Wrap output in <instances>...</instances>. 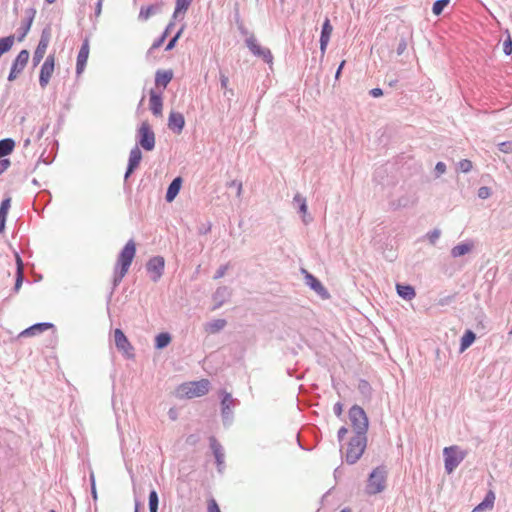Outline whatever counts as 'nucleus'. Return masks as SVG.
<instances>
[{
    "instance_id": "f257e3e1",
    "label": "nucleus",
    "mask_w": 512,
    "mask_h": 512,
    "mask_svg": "<svg viewBox=\"0 0 512 512\" xmlns=\"http://www.w3.org/2000/svg\"><path fill=\"white\" fill-rule=\"evenodd\" d=\"M349 419L353 436L349 437L347 448H366L368 418L364 409L358 405H353L349 409Z\"/></svg>"
},
{
    "instance_id": "f03ea898",
    "label": "nucleus",
    "mask_w": 512,
    "mask_h": 512,
    "mask_svg": "<svg viewBox=\"0 0 512 512\" xmlns=\"http://www.w3.org/2000/svg\"><path fill=\"white\" fill-rule=\"evenodd\" d=\"M135 252L136 245L135 242L131 239L125 244V246L123 247L118 256L117 263L114 268V275L112 281L113 287L109 295V300L111 299L114 289L121 283L122 279L127 274L133 261V258L135 256Z\"/></svg>"
},
{
    "instance_id": "7ed1b4c3",
    "label": "nucleus",
    "mask_w": 512,
    "mask_h": 512,
    "mask_svg": "<svg viewBox=\"0 0 512 512\" xmlns=\"http://www.w3.org/2000/svg\"><path fill=\"white\" fill-rule=\"evenodd\" d=\"M155 133L147 120L143 121L136 129V145L145 151L155 148Z\"/></svg>"
},
{
    "instance_id": "20e7f679",
    "label": "nucleus",
    "mask_w": 512,
    "mask_h": 512,
    "mask_svg": "<svg viewBox=\"0 0 512 512\" xmlns=\"http://www.w3.org/2000/svg\"><path fill=\"white\" fill-rule=\"evenodd\" d=\"M210 389V381L208 379H201L199 381H192L184 383L179 387V392L182 396L187 398L201 397L206 395Z\"/></svg>"
},
{
    "instance_id": "39448f33",
    "label": "nucleus",
    "mask_w": 512,
    "mask_h": 512,
    "mask_svg": "<svg viewBox=\"0 0 512 512\" xmlns=\"http://www.w3.org/2000/svg\"><path fill=\"white\" fill-rule=\"evenodd\" d=\"M387 471L384 467H377L368 478L366 492L375 495L382 492L386 487Z\"/></svg>"
},
{
    "instance_id": "423d86ee",
    "label": "nucleus",
    "mask_w": 512,
    "mask_h": 512,
    "mask_svg": "<svg viewBox=\"0 0 512 512\" xmlns=\"http://www.w3.org/2000/svg\"><path fill=\"white\" fill-rule=\"evenodd\" d=\"M238 400L233 398L231 393L222 390L221 391V417L223 424L229 426L232 424L234 419L233 408L238 404Z\"/></svg>"
},
{
    "instance_id": "0eeeda50",
    "label": "nucleus",
    "mask_w": 512,
    "mask_h": 512,
    "mask_svg": "<svg viewBox=\"0 0 512 512\" xmlns=\"http://www.w3.org/2000/svg\"><path fill=\"white\" fill-rule=\"evenodd\" d=\"M51 39V27L47 25L41 31L40 40L38 45L33 53L32 63L33 66L36 67L43 60L44 55L46 53L47 47L49 45Z\"/></svg>"
},
{
    "instance_id": "6e6552de",
    "label": "nucleus",
    "mask_w": 512,
    "mask_h": 512,
    "mask_svg": "<svg viewBox=\"0 0 512 512\" xmlns=\"http://www.w3.org/2000/svg\"><path fill=\"white\" fill-rule=\"evenodd\" d=\"M114 341L116 348L118 349V351L122 352L125 358L134 359V347L129 342L124 332L119 328L115 329L114 331Z\"/></svg>"
},
{
    "instance_id": "1a4fd4ad",
    "label": "nucleus",
    "mask_w": 512,
    "mask_h": 512,
    "mask_svg": "<svg viewBox=\"0 0 512 512\" xmlns=\"http://www.w3.org/2000/svg\"><path fill=\"white\" fill-rule=\"evenodd\" d=\"M246 46L254 56L261 57L267 64L273 63V55L269 48L262 47L252 35L245 40Z\"/></svg>"
},
{
    "instance_id": "9d476101",
    "label": "nucleus",
    "mask_w": 512,
    "mask_h": 512,
    "mask_svg": "<svg viewBox=\"0 0 512 512\" xmlns=\"http://www.w3.org/2000/svg\"><path fill=\"white\" fill-rule=\"evenodd\" d=\"M30 57V53L28 50L23 49L21 50L16 58L13 60L11 69L8 75V81H14L17 76L24 70L26 67L28 60Z\"/></svg>"
},
{
    "instance_id": "9b49d317",
    "label": "nucleus",
    "mask_w": 512,
    "mask_h": 512,
    "mask_svg": "<svg viewBox=\"0 0 512 512\" xmlns=\"http://www.w3.org/2000/svg\"><path fill=\"white\" fill-rule=\"evenodd\" d=\"M165 259L162 256L150 258L146 264V270L153 282H158L164 273Z\"/></svg>"
},
{
    "instance_id": "f8f14e48",
    "label": "nucleus",
    "mask_w": 512,
    "mask_h": 512,
    "mask_svg": "<svg viewBox=\"0 0 512 512\" xmlns=\"http://www.w3.org/2000/svg\"><path fill=\"white\" fill-rule=\"evenodd\" d=\"M54 66L55 55L49 54L40 68L39 84L42 88H45L48 85L50 78L54 72Z\"/></svg>"
},
{
    "instance_id": "ddd939ff",
    "label": "nucleus",
    "mask_w": 512,
    "mask_h": 512,
    "mask_svg": "<svg viewBox=\"0 0 512 512\" xmlns=\"http://www.w3.org/2000/svg\"><path fill=\"white\" fill-rule=\"evenodd\" d=\"M303 273L305 274V284L313 290L321 299L327 300L330 298V293L328 290L324 287V285L320 282L318 278H316L311 273L307 272L306 270H303Z\"/></svg>"
},
{
    "instance_id": "4468645a",
    "label": "nucleus",
    "mask_w": 512,
    "mask_h": 512,
    "mask_svg": "<svg viewBox=\"0 0 512 512\" xmlns=\"http://www.w3.org/2000/svg\"><path fill=\"white\" fill-rule=\"evenodd\" d=\"M465 453L462 450H444L445 469L448 474L460 464L464 459Z\"/></svg>"
},
{
    "instance_id": "2eb2a0df",
    "label": "nucleus",
    "mask_w": 512,
    "mask_h": 512,
    "mask_svg": "<svg viewBox=\"0 0 512 512\" xmlns=\"http://www.w3.org/2000/svg\"><path fill=\"white\" fill-rule=\"evenodd\" d=\"M141 160L142 152L138 146H134L129 153L128 164L124 175L125 180H127L130 177V175L135 171V169L139 166Z\"/></svg>"
},
{
    "instance_id": "dca6fc26",
    "label": "nucleus",
    "mask_w": 512,
    "mask_h": 512,
    "mask_svg": "<svg viewBox=\"0 0 512 512\" xmlns=\"http://www.w3.org/2000/svg\"><path fill=\"white\" fill-rule=\"evenodd\" d=\"M149 95V109L155 117H161L163 111V99L161 92L158 93L154 89H151Z\"/></svg>"
},
{
    "instance_id": "f3484780",
    "label": "nucleus",
    "mask_w": 512,
    "mask_h": 512,
    "mask_svg": "<svg viewBox=\"0 0 512 512\" xmlns=\"http://www.w3.org/2000/svg\"><path fill=\"white\" fill-rule=\"evenodd\" d=\"M89 41L88 39H85L79 49L78 55H77V61H76V74L80 75L87 63V59L89 56Z\"/></svg>"
},
{
    "instance_id": "a211bd4d",
    "label": "nucleus",
    "mask_w": 512,
    "mask_h": 512,
    "mask_svg": "<svg viewBox=\"0 0 512 512\" xmlns=\"http://www.w3.org/2000/svg\"><path fill=\"white\" fill-rule=\"evenodd\" d=\"M333 27L330 23L329 18H326L322 24L321 35H320V51L324 55L331 37Z\"/></svg>"
},
{
    "instance_id": "6ab92c4d",
    "label": "nucleus",
    "mask_w": 512,
    "mask_h": 512,
    "mask_svg": "<svg viewBox=\"0 0 512 512\" xmlns=\"http://www.w3.org/2000/svg\"><path fill=\"white\" fill-rule=\"evenodd\" d=\"M185 125V119L182 113L172 111L168 117V128L179 134Z\"/></svg>"
},
{
    "instance_id": "aec40b11",
    "label": "nucleus",
    "mask_w": 512,
    "mask_h": 512,
    "mask_svg": "<svg viewBox=\"0 0 512 512\" xmlns=\"http://www.w3.org/2000/svg\"><path fill=\"white\" fill-rule=\"evenodd\" d=\"M231 293L228 287L220 286L212 295V299L215 302L213 310L220 308L230 297Z\"/></svg>"
},
{
    "instance_id": "412c9836",
    "label": "nucleus",
    "mask_w": 512,
    "mask_h": 512,
    "mask_svg": "<svg viewBox=\"0 0 512 512\" xmlns=\"http://www.w3.org/2000/svg\"><path fill=\"white\" fill-rule=\"evenodd\" d=\"M163 3L157 2L148 6H142L139 11L138 18L141 21L148 20L151 16L161 12Z\"/></svg>"
},
{
    "instance_id": "4be33fe9",
    "label": "nucleus",
    "mask_w": 512,
    "mask_h": 512,
    "mask_svg": "<svg viewBox=\"0 0 512 512\" xmlns=\"http://www.w3.org/2000/svg\"><path fill=\"white\" fill-rule=\"evenodd\" d=\"M49 328H54V325L50 322H39L31 325L20 333V336L28 337L38 335Z\"/></svg>"
},
{
    "instance_id": "5701e85b",
    "label": "nucleus",
    "mask_w": 512,
    "mask_h": 512,
    "mask_svg": "<svg viewBox=\"0 0 512 512\" xmlns=\"http://www.w3.org/2000/svg\"><path fill=\"white\" fill-rule=\"evenodd\" d=\"M182 182H183V180L180 176L175 177L171 181V183L169 184V186L167 188L166 195H165V199L167 202L170 203L177 197V195L179 194L180 189L182 187Z\"/></svg>"
},
{
    "instance_id": "b1692460",
    "label": "nucleus",
    "mask_w": 512,
    "mask_h": 512,
    "mask_svg": "<svg viewBox=\"0 0 512 512\" xmlns=\"http://www.w3.org/2000/svg\"><path fill=\"white\" fill-rule=\"evenodd\" d=\"M173 79V71L169 70H157L155 73V84L157 87L165 89L167 85Z\"/></svg>"
},
{
    "instance_id": "393cba45",
    "label": "nucleus",
    "mask_w": 512,
    "mask_h": 512,
    "mask_svg": "<svg viewBox=\"0 0 512 512\" xmlns=\"http://www.w3.org/2000/svg\"><path fill=\"white\" fill-rule=\"evenodd\" d=\"M474 244L471 240L455 245L450 253L453 258L461 257L472 251Z\"/></svg>"
},
{
    "instance_id": "a878e982",
    "label": "nucleus",
    "mask_w": 512,
    "mask_h": 512,
    "mask_svg": "<svg viewBox=\"0 0 512 512\" xmlns=\"http://www.w3.org/2000/svg\"><path fill=\"white\" fill-rule=\"evenodd\" d=\"M16 258V265H17V271H16V280L14 285V292H18L22 286L23 280H24V264L23 261L18 253L15 254Z\"/></svg>"
},
{
    "instance_id": "bb28decb",
    "label": "nucleus",
    "mask_w": 512,
    "mask_h": 512,
    "mask_svg": "<svg viewBox=\"0 0 512 512\" xmlns=\"http://www.w3.org/2000/svg\"><path fill=\"white\" fill-rule=\"evenodd\" d=\"M11 206V198H4L0 204V233H3L5 230L6 220L8 211Z\"/></svg>"
},
{
    "instance_id": "cd10ccee",
    "label": "nucleus",
    "mask_w": 512,
    "mask_h": 512,
    "mask_svg": "<svg viewBox=\"0 0 512 512\" xmlns=\"http://www.w3.org/2000/svg\"><path fill=\"white\" fill-rule=\"evenodd\" d=\"M227 324L225 319H214L204 324V330L210 334H216L223 330Z\"/></svg>"
},
{
    "instance_id": "c85d7f7f",
    "label": "nucleus",
    "mask_w": 512,
    "mask_h": 512,
    "mask_svg": "<svg viewBox=\"0 0 512 512\" xmlns=\"http://www.w3.org/2000/svg\"><path fill=\"white\" fill-rule=\"evenodd\" d=\"M396 291L397 294L404 300H412L416 295L415 289L408 284H397Z\"/></svg>"
},
{
    "instance_id": "c756f323",
    "label": "nucleus",
    "mask_w": 512,
    "mask_h": 512,
    "mask_svg": "<svg viewBox=\"0 0 512 512\" xmlns=\"http://www.w3.org/2000/svg\"><path fill=\"white\" fill-rule=\"evenodd\" d=\"M475 339L476 334L470 329L466 330L461 337L459 351L464 352L474 343Z\"/></svg>"
},
{
    "instance_id": "7c9ffc66",
    "label": "nucleus",
    "mask_w": 512,
    "mask_h": 512,
    "mask_svg": "<svg viewBox=\"0 0 512 512\" xmlns=\"http://www.w3.org/2000/svg\"><path fill=\"white\" fill-rule=\"evenodd\" d=\"M15 147V141L12 138H4L0 140V158H5L11 154Z\"/></svg>"
},
{
    "instance_id": "2f4dec72",
    "label": "nucleus",
    "mask_w": 512,
    "mask_h": 512,
    "mask_svg": "<svg viewBox=\"0 0 512 512\" xmlns=\"http://www.w3.org/2000/svg\"><path fill=\"white\" fill-rule=\"evenodd\" d=\"M171 335L168 332H161L155 337V348L164 349L171 342Z\"/></svg>"
},
{
    "instance_id": "473e14b6",
    "label": "nucleus",
    "mask_w": 512,
    "mask_h": 512,
    "mask_svg": "<svg viewBox=\"0 0 512 512\" xmlns=\"http://www.w3.org/2000/svg\"><path fill=\"white\" fill-rule=\"evenodd\" d=\"M415 201L409 196H402L395 201L391 202V207L396 210L399 208H406L414 205Z\"/></svg>"
},
{
    "instance_id": "72a5a7b5",
    "label": "nucleus",
    "mask_w": 512,
    "mask_h": 512,
    "mask_svg": "<svg viewBox=\"0 0 512 512\" xmlns=\"http://www.w3.org/2000/svg\"><path fill=\"white\" fill-rule=\"evenodd\" d=\"M14 41H15L14 35H9V36L0 38V57L12 48Z\"/></svg>"
},
{
    "instance_id": "f704fd0d",
    "label": "nucleus",
    "mask_w": 512,
    "mask_h": 512,
    "mask_svg": "<svg viewBox=\"0 0 512 512\" xmlns=\"http://www.w3.org/2000/svg\"><path fill=\"white\" fill-rule=\"evenodd\" d=\"M193 0H176L175 10L173 13V18H177L179 13H185Z\"/></svg>"
},
{
    "instance_id": "c9c22d12",
    "label": "nucleus",
    "mask_w": 512,
    "mask_h": 512,
    "mask_svg": "<svg viewBox=\"0 0 512 512\" xmlns=\"http://www.w3.org/2000/svg\"><path fill=\"white\" fill-rule=\"evenodd\" d=\"M32 23L23 21L21 26L17 30V41L21 42L24 40L28 32L30 31Z\"/></svg>"
},
{
    "instance_id": "e433bc0d",
    "label": "nucleus",
    "mask_w": 512,
    "mask_h": 512,
    "mask_svg": "<svg viewBox=\"0 0 512 512\" xmlns=\"http://www.w3.org/2000/svg\"><path fill=\"white\" fill-rule=\"evenodd\" d=\"M451 0H436L432 6V12L434 15L439 16L444 8L450 3Z\"/></svg>"
},
{
    "instance_id": "4c0bfd02",
    "label": "nucleus",
    "mask_w": 512,
    "mask_h": 512,
    "mask_svg": "<svg viewBox=\"0 0 512 512\" xmlns=\"http://www.w3.org/2000/svg\"><path fill=\"white\" fill-rule=\"evenodd\" d=\"M220 85L221 88L225 90L224 95L230 94L231 96L234 95V91L231 88H228L229 78L226 74L223 72H220L219 75Z\"/></svg>"
},
{
    "instance_id": "58836bf2",
    "label": "nucleus",
    "mask_w": 512,
    "mask_h": 512,
    "mask_svg": "<svg viewBox=\"0 0 512 512\" xmlns=\"http://www.w3.org/2000/svg\"><path fill=\"white\" fill-rule=\"evenodd\" d=\"M184 27H181L175 35L168 41L165 47V51H171L177 44V41L181 37V34L183 33Z\"/></svg>"
},
{
    "instance_id": "ea45409f",
    "label": "nucleus",
    "mask_w": 512,
    "mask_h": 512,
    "mask_svg": "<svg viewBox=\"0 0 512 512\" xmlns=\"http://www.w3.org/2000/svg\"><path fill=\"white\" fill-rule=\"evenodd\" d=\"M294 202H296L298 205H299V212L302 213V214H306L307 213V203H306V199L300 195L299 193H297L294 198H293Z\"/></svg>"
},
{
    "instance_id": "a19ab883",
    "label": "nucleus",
    "mask_w": 512,
    "mask_h": 512,
    "mask_svg": "<svg viewBox=\"0 0 512 512\" xmlns=\"http://www.w3.org/2000/svg\"><path fill=\"white\" fill-rule=\"evenodd\" d=\"M346 435H350V437L353 436L352 429L342 426L338 430V433H337V437L340 442L341 448H343V446H344V440H345Z\"/></svg>"
},
{
    "instance_id": "79ce46f5",
    "label": "nucleus",
    "mask_w": 512,
    "mask_h": 512,
    "mask_svg": "<svg viewBox=\"0 0 512 512\" xmlns=\"http://www.w3.org/2000/svg\"><path fill=\"white\" fill-rule=\"evenodd\" d=\"M149 509L150 512H157L158 509V495L154 490L149 494Z\"/></svg>"
},
{
    "instance_id": "37998d69",
    "label": "nucleus",
    "mask_w": 512,
    "mask_h": 512,
    "mask_svg": "<svg viewBox=\"0 0 512 512\" xmlns=\"http://www.w3.org/2000/svg\"><path fill=\"white\" fill-rule=\"evenodd\" d=\"M363 450H348L346 461L350 464L355 463L362 455Z\"/></svg>"
},
{
    "instance_id": "c03bdc74",
    "label": "nucleus",
    "mask_w": 512,
    "mask_h": 512,
    "mask_svg": "<svg viewBox=\"0 0 512 512\" xmlns=\"http://www.w3.org/2000/svg\"><path fill=\"white\" fill-rule=\"evenodd\" d=\"M358 389L363 395H369L371 393V385L367 380L364 379L359 381Z\"/></svg>"
},
{
    "instance_id": "a18cd8bd",
    "label": "nucleus",
    "mask_w": 512,
    "mask_h": 512,
    "mask_svg": "<svg viewBox=\"0 0 512 512\" xmlns=\"http://www.w3.org/2000/svg\"><path fill=\"white\" fill-rule=\"evenodd\" d=\"M472 162L468 159H462L459 163H458V168L461 172L463 173H468L472 170Z\"/></svg>"
},
{
    "instance_id": "49530a36",
    "label": "nucleus",
    "mask_w": 512,
    "mask_h": 512,
    "mask_svg": "<svg viewBox=\"0 0 512 512\" xmlns=\"http://www.w3.org/2000/svg\"><path fill=\"white\" fill-rule=\"evenodd\" d=\"M440 235H441V231H440V229L435 228V229H433V230L429 231V232L426 234V237H427V239L429 240V242H430L432 245H434V244L437 242V240L439 239Z\"/></svg>"
},
{
    "instance_id": "de8ad7c7",
    "label": "nucleus",
    "mask_w": 512,
    "mask_h": 512,
    "mask_svg": "<svg viewBox=\"0 0 512 512\" xmlns=\"http://www.w3.org/2000/svg\"><path fill=\"white\" fill-rule=\"evenodd\" d=\"M166 40V35L165 34H161L154 42L153 44L151 45V47L149 48L148 50V54L152 53L153 50H156L158 49L159 47H161L164 43V41Z\"/></svg>"
},
{
    "instance_id": "09e8293b",
    "label": "nucleus",
    "mask_w": 512,
    "mask_h": 512,
    "mask_svg": "<svg viewBox=\"0 0 512 512\" xmlns=\"http://www.w3.org/2000/svg\"><path fill=\"white\" fill-rule=\"evenodd\" d=\"M492 192L491 189L487 186H482L478 189L477 196L480 199H487L491 196Z\"/></svg>"
},
{
    "instance_id": "8fccbe9b",
    "label": "nucleus",
    "mask_w": 512,
    "mask_h": 512,
    "mask_svg": "<svg viewBox=\"0 0 512 512\" xmlns=\"http://www.w3.org/2000/svg\"><path fill=\"white\" fill-rule=\"evenodd\" d=\"M227 186L228 187H234V189L237 190V197H240L242 195L243 185H242L241 181H239V180H232V181L227 183Z\"/></svg>"
},
{
    "instance_id": "3c124183",
    "label": "nucleus",
    "mask_w": 512,
    "mask_h": 512,
    "mask_svg": "<svg viewBox=\"0 0 512 512\" xmlns=\"http://www.w3.org/2000/svg\"><path fill=\"white\" fill-rule=\"evenodd\" d=\"M498 148L503 153H512V141H504L498 144Z\"/></svg>"
},
{
    "instance_id": "603ef678",
    "label": "nucleus",
    "mask_w": 512,
    "mask_h": 512,
    "mask_svg": "<svg viewBox=\"0 0 512 512\" xmlns=\"http://www.w3.org/2000/svg\"><path fill=\"white\" fill-rule=\"evenodd\" d=\"M503 52L507 56L512 53V39L510 35H508L507 39L503 42Z\"/></svg>"
},
{
    "instance_id": "864d4df0",
    "label": "nucleus",
    "mask_w": 512,
    "mask_h": 512,
    "mask_svg": "<svg viewBox=\"0 0 512 512\" xmlns=\"http://www.w3.org/2000/svg\"><path fill=\"white\" fill-rule=\"evenodd\" d=\"M36 13H37V11L34 7L27 8L25 10V15H26L25 21L33 23Z\"/></svg>"
},
{
    "instance_id": "5fc2aeb1",
    "label": "nucleus",
    "mask_w": 512,
    "mask_h": 512,
    "mask_svg": "<svg viewBox=\"0 0 512 512\" xmlns=\"http://www.w3.org/2000/svg\"><path fill=\"white\" fill-rule=\"evenodd\" d=\"M11 165L8 158H0V175H2Z\"/></svg>"
},
{
    "instance_id": "6e6d98bb",
    "label": "nucleus",
    "mask_w": 512,
    "mask_h": 512,
    "mask_svg": "<svg viewBox=\"0 0 512 512\" xmlns=\"http://www.w3.org/2000/svg\"><path fill=\"white\" fill-rule=\"evenodd\" d=\"M406 48H407V42L404 38H402L399 41L397 48H396L397 55H402L404 53V51L406 50Z\"/></svg>"
},
{
    "instance_id": "4d7b16f0",
    "label": "nucleus",
    "mask_w": 512,
    "mask_h": 512,
    "mask_svg": "<svg viewBox=\"0 0 512 512\" xmlns=\"http://www.w3.org/2000/svg\"><path fill=\"white\" fill-rule=\"evenodd\" d=\"M227 269H228V266H227V265H221V266L218 268V270L216 271V273H215V275L213 276V278H214L215 280L222 278V277L225 275V273L227 272Z\"/></svg>"
},
{
    "instance_id": "13d9d810",
    "label": "nucleus",
    "mask_w": 512,
    "mask_h": 512,
    "mask_svg": "<svg viewBox=\"0 0 512 512\" xmlns=\"http://www.w3.org/2000/svg\"><path fill=\"white\" fill-rule=\"evenodd\" d=\"M492 508L490 507V505H488L484 500L478 504L473 510L472 512H483L485 510H491Z\"/></svg>"
},
{
    "instance_id": "bf43d9fd",
    "label": "nucleus",
    "mask_w": 512,
    "mask_h": 512,
    "mask_svg": "<svg viewBox=\"0 0 512 512\" xmlns=\"http://www.w3.org/2000/svg\"><path fill=\"white\" fill-rule=\"evenodd\" d=\"M484 501H485L488 505H490V507H491V508H493V506H494V502H495V494H494V492L490 490V491L486 494V496H485V498H484Z\"/></svg>"
},
{
    "instance_id": "052dcab7",
    "label": "nucleus",
    "mask_w": 512,
    "mask_h": 512,
    "mask_svg": "<svg viewBox=\"0 0 512 512\" xmlns=\"http://www.w3.org/2000/svg\"><path fill=\"white\" fill-rule=\"evenodd\" d=\"M446 171V165L443 162H438L435 166V173L436 176L439 177L440 175L444 174Z\"/></svg>"
},
{
    "instance_id": "680f3d73",
    "label": "nucleus",
    "mask_w": 512,
    "mask_h": 512,
    "mask_svg": "<svg viewBox=\"0 0 512 512\" xmlns=\"http://www.w3.org/2000/svg\"><path fill=\"white\" fill-rule=\"evenodd\" d=\"M208 512H220L219 506L214 499L208 502Z\"/></svg>"
},
{
    "instance_id": "e2e57ef3",
    "label": "nucleus",
    "mask_w": 512,
    "mask_h": 512,
    "mask_svg": "<svg viewBox=\"0 0 512 512\" xmlns=\"http://www.w3.org/2000/svg\"><path fill=\"white\" fill-rule=\"evenodd\" d=\"M333 412L336 416L340 417L343 412V405L340 402H337L333 406Z\"/></svg>"
},
{
    "instance_id": "0e129e2a",
    "label": "nucleus",
    "mask_w": 512,
    "mask_h": 512,
    "mask_svg": "<svg viewBox=\"0 0 512 512\" xmlns=\"http://www.w3.org/2000/svg\"><path fill=\"white\" fill-rule=\"evenodd\" d=\"M369 94H370L372 97H374V98H378V97H380V96H382V95H383V90H382L381 88L376 87V88L371 89V90L369 91Z\"/></svg>"
},
{
    "instance_id": "69168bd1",
    "label": "nucleus",
    "mask_w": 512,
    "mask_h": 512,
    "mask_svg": "<svg viewBox=\"0 0 512 512\" xmlns=\"http://www.w3.org/2000/svg\"><path fill=\"white\" fill-rule=\"evenodd\" d=\"M209 448H222L217 439L213 436L209 437Z\"/></svg>"
},
{
    "instance_id": "338daca9",
    "label": "nucleus",
    "mask_w": 512,
    "mask_h": 512,
    "mask_svg": "<svg viewBox=\"0 0 512 512\" xmlns=\"http://www.w3.org/2000/svg\"><path fill=\"white\" fill-rule=\"evenodd\" d=\"M47 128H48V125H43V126H41V127L38 129V131H37V133H36V139H37V140H40V139L43 137V135H44V133L46 132Z\"/></svg>"
},
{
    "instance_id": "774afa93",
    "label": "nucleus",
    "mask_w": 512,
    "mask_h": 512,
    "mask_svg": "<svg viewBox=\"0 0 512 512\" xmlns=\"http://www.w3.org/2000/svg\"><path fill=\"white\" fill-rule=\"evenodd\" d=\"M174 26H175L174 22H173V21H170V22L167 24V26H166V28H165V30L163 31V33H162V34H165V35H166V38H167V37H168V35H169V33H170V31L173 29V27H174Z\"/></svg>"
}]
</instances>
